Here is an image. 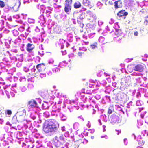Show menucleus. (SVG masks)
Masks as SVG:
<instances>
[{"mask_svg":"<svg viewBox=\"0 0 148 148\" xmlns=\"http://www.w3.org/2000/svg\"><path fill=\"white\" fill-rule=\"evenodd\" d=\"M133 69L135 71L140 72H142L144 70V67L141 64L134 65Z\"/></svg>","mask_w":148,"mask_h":148,"instance_id":"nucleus-1","label":"nucleus"},{"mask_svg":"<svg viewBox=\"0 0 148 148\" xmlns=\"http://www.w3.org/2000/svg\"><path fill=\"white\" fill-rule=\"evenodd\" d=\"M128 14V13L125 10H122L119 11L117 14V16L119 18L123 17L125 19L126 16Z\"/></svg>","mask_w":148,"mask_h":148,"instance_id":"nucleus-2","label":"nucleus"},{"mask_svg":"<svg viewBox=\"0 0 148 148\" xmlns=\"http://www.w3.org/2000/svg\"><path fill=\"white\" fill-rule=\"evenodd\" d=\"M54 120L52 119L49 120L47 121L49 126H50L52 130H55L57 129V126L55 123L54 122Z\"/></svg>","mask_w":148,"mask_h":148,"instance_id":"nucleus-3","label":"nucleus"},{"mask_svg":"<svg viewBox=\"0 0 148 148\" xmlns=\"http://www.w3.org/2000/svg\"><path fill=\"white\" fill-rule=\"evenodd\" d=\"M37 104V103L35 100L32 99L28 102L27 106L31 108H33L36 107Z\"/></svg>","mask_w":148,"mask_h":148,"instance_id":"nucleus-4","label":"nucleus"},{"mask_svg":"<svg viewBox=\"0 0 148 148\" xmlns=\"http://www.w3.org/2000/svg\"><path fill=\"white\" fill-rule=\"evenodd\" d=\"M35 47L34 45L33 44L28 43L26 47L27 51L29 53H31L32 51Z\"/></svg>","mask_w":148,"mask_h":148,"instance_id":"nucleus-5","label":"nucleus"},{"mask_svg":"<svg viewBox=\"0 0 148 148\" xmlns=\"http://www.w3.org/2000/svg\"><path fill=\"white\" fill-rule=\"evenodd\" d=\"M114 8L116 9L121 8L122 6V2L121 0H119L114 2Z\"/></svg>","mask_w":148,"mask_h":148,"instance_id":"nucleus-6","label":"nucleus"},{"mask_svg":"<svg viewBox=\"0 0 148 148\" xmlns=\"http://www.w3.org/2000/svg\"><path fill=\"white\" fill-rule=\"evenodd\" d=\"M82 4L84 6L88 7L90 8L92 7V3L89 0H83Z\"/></svg>","mask_w":148,"mask_h":148,"instance_id":"nucleus-7","label":"nucleus"},{"mask_svg":"<svg viewBox=\"0 0 148 148\" xmlns=\"http://www.w3.org/2000/svg\"><path fill=\"white\" fill-rule=\"evenodd\" d=\"M43 130L44 132L46 133H49L50 132H52V130L50 126H49V125L48 123L47 125L45 126L43 128Z\"/></svg>","mask_w":148,"mask_h":148,"instance_id":"nucleus-8","label":"nucleus"},{"mask_svg":"<svg viewBox=\"0 0 148 148\" xmlns=\"http://www.w3.org/2000/svg\"><path fill=\"white\" fill-rule=\"evenodd\" d=\"M45 64L44 63L40 64L36 66V68L38 71L40 72L45 69Z\"/></svg>","mask_w":148,"mask_h":148,"instance_id":"nucleus-9","label":"nucleus"},{"mask_svg":"<svg viewBox=\"0 0 148 148\" xmlns=\"http://www.w3.org/2000/svg\"><path fill=\"white\" fill-rule=\"evenodd\" d=\"M55 140L57 142H59L60 143L64 142H65L64 138L63 136H61L58 137L57 136H56L55 138Z\"/></svg>","mask_w":148,"mask_h":148,"instance_id":"nucleus-10","label":"nucleus"},{"mask_svg":"<svg viewBox=\"0 0 148 148\" xmlns=\"http://www.w3.org/2000/svg\"><path fill=\"white\" fill-rule=\"evenodd\" d=\"M112 121L113 123H118L121 121V119L119 118L117 116L115 115L112 117Z\"/></svg>","mask_w":148,"mask_h":148,"instance_id":"nucleus-11","label":"nucleus"},{"mask_svg":"<svg viewBox=\"0 0 148 148\" xmlns=\"http://www.w3.org/2000/svg\"><path fill=\"white\" fill-rule=\"evenodd\" d=\"M71 6H66L65 5L64 11L66 13L68 14L70 12L71 10Z\"/></svg>","mask_w":148,"mask_h":148,"instance_id":"nucleus-12","label":"nucleus"},{"mask_svg":"<svg viewBox=\"0 0 148 148\" xmlns=\"http://www.w3.org/2000/svg\"><path fill=\"white\" fill-rule=\"evenodd\" d=\"M81 7V3L79 2L78 1L76 2L74 4V7L76 9L79 8Z\"/></svg>","mask_w":148,"mask_h":148,"instance_id":"nucleus-13","label":"nucleus"},{"mask_svg":"<svg viewBox=\"0 0 148 148\" xmlns=\"http://www.w3.org/2000/svg\"><path fill=\"white\" fill-rule=\"evenodd\" d=\"M114 111V108L113 106H110L109 107L108 109V114H111L112 112Z\"/></svg>","mask_w":148,"mask_h":148,"instance_id":"nucleus-14","label":"nucleus"},{"mask_svg":"<svg viewBox=\"0 0 148 148\" xmlns=\"http://www.w3.org/2000/svg\"><path fill=\"white\" fill-rule=\"evenodd\" d=\"M72 0H66L65 1V5L71 6V5L72 4Z\"/></svg>","mask_w":148,"mask_h":148,"instance_id":"nucleus-15","label":"nucleus"},{"mask_svg":"<svg viewBox=\"0 0 148 148\" xmlns=\"http://www.w3.org/2000/svg\"><path fill=\"white\" fill-rule=\"evenodd\" d=\"M90 18H88V19L89 20H90L92 19H95L96 18L95 16L93 15V14H89Z\"/></svg>","mask_w":148,"mask_h":148,"instance_id":"nucleus-16","label":"nucleus"},{"mask_svg":"<svg viewBox=\"0 0 148 148\" xmlns=\"http://www.w3.org/2000/svg\"><path fill=\"white\" fill-rule=\"evenodd\" d=\"M5 113L6 115H9V116H10L12 114V112L10 110H7L5 111Z\"/></svg>","mask_w":148,"mask_h":148,"instance_id":"nucleus-17","label":"nucleus"},{"mask_svg":"<svg viewBox=\"0 0 148 148\" xmlns=\"http://www.w3.org/2000/svg\"><path fill=\"white\" fill-rule=\"evenodd\" d=\"M97 42H95L94 44L91 45L90 47L92 49H94L97 47Z\"/></svg>","mask_w":148,"mask_h":148,"instance_id":"nucleus-18","label":"nucleus"},{"mask_svg":"<svg viewBox=\"0 0 148 148\" xmlns=\"http://www.w3.org/2000/svg\"><path fill=\"white\" fill-rule=\"evenodd\" d=\"M86 86L88 88L89 87L90 88H91L93 87V85L90 83V82L89 83L87 82L86 84Z\"/></svg>","mask_w":148,"mask_h":148,"instance_id":"nucleus-19","label":"nucleus"},{"mask_svg":"<svg viewBox=\"0 0 148 148\" xmlns=\"http://www.w3.org/2000/svg\"><path fill=\"white\" fill-rule=\"evenodd\" d=\"M5 6V4L3 1H0V7L3 8Z\"/></svg>","mask_w":148,"mask_h":148,"instance_id":"nucleus-20","label":"nucleus"},{"mask_svg":"<svg viewBox=\"0 0 148 148\" xmlns=\"http://www.w3.org/2000/svg\"><path fill=\"white\" fill-rule=\"evenodd\" d=\"M113 2L111 1H109L108 2V4L109 5H113Z\"/></svg>","mask_w":148,"mask_h":148,"instance_id":"nucleus-21","label":"nucleus"},{"mask_svg":"<svg viewBox=\"0 0 148 148\" xmlns=\"http://www.w3.org/2000/svg\"><path fill=\"white\" fill-rule=\"evenodd\" d=\"M144 23L145 25H147L148 23V21L147 20H146L144 21Z\"/></svg>","mask_w":148,"mask_h":148,"instance_id":"nucleus-22","label":"nucleus"},{"mask_svg":"<svg viewBox=\"0 0 148 148\" xmlns=\"http://www.w3.org/2000/svg\"><path fill=\"white\" fill-rule=\"evenodd\" d=\"M84 53H82V52H79L78 53V54L79 56H81L82 55V54Z\"/></svg>","mask_w":148,"mask_h":148,"instance_id":"nucleus-23","label":"nucleus"},{"mask_svg":"<svg viewBox=\"0 0 148 148\" xmlns=\"http://www.w3.org/2000/svg\"><path fill=\"white\" fill-rule=\"evenodd\" d=\"M138 33L137 31H136L134 32V34L135 36H138Z\"/></svg>","mask_w":148,"mask_h":148,"instance_id":"nucleus-24","label":"nucleus"},{"mask_svg":"<svg viewBox=\"0 0 148 148\" xmlns=\"http://www.w3.org/2000/svg\"><path fill=\"white\" fill-rule=\"evenodd\" d=\"M39 76L41 77H44L45 76V75L44 74H43L42 73H40L39 74Z\"/></svg>","mask_w":148,"mask_h":148,"instance_id":"nucleus-25","label":"nucleus"},{"mask_svg":"<svg viewBox=\"0 0 148 148\" xmlns=\"http://www.w3.org/2000/svg\"><path fill=\"white\" fill-rule=\"evenodd\" d=\"M27 40L31 42H32V41L31 40V38H28L27 39Z\"/></svg>","mask_w":148,"mask_h":148,"instance_id":"nucleus-26","label":"nucleus"},{"mask_svg":"<svg viewBox=\"0 0 148 148\" xmlns=\"http://www.w3.org/2000/svg\"><path fill=\"white\" fill-rule=\"evenodd\" d=\"M87 125L88 126V127L89 128L90 127V125L89 124V123H88L87 124Z\"/></svg>","mask_w":148,"mask_h":148,"instance_id":"nucleus-27","label":"nucleus"},{"mask_svg":"<svg viewBox=\"0 0 148 148\" xmlns=\"http://www.w3.org/2000/svg\"><path fill=\"white\" fill-rule=\"evenodd\" d=\"M98 121H99V123H100V125H101V120H98Z\"/></svg>","mask_w":148,"mask_h":148,"instance_id":"nucleus-28","label":"nucleus"},{"mask_svg":"<svg viewBox=\"0 0 148 148\" xmlns=\"http://www.w3.org/2000/svg\"><path fill=\"white\" fill-rule=\"evenodd\" d=\"M108 1V0H103V1H104L105 2H106L107 1Z\"/></svg>","mask_w":148,"mask_h":148,"instance_id":"nucleus-29","label":"nucleus"},{"mask_svg":"<svg viewBox=\"0 0 148 148\" xmlns=\"http://www.w3.org/2000/svg\"><path fill=\"white\" fill-rule=\"evenodd\" d=\"M25 109H24L23 110V112H25Z\"/></svg>","mask_w":148,"mask_h":148,"instance_id":"nucleus-30","label":"nucleus"},{"mask_svg":"<svg viewBox=\"0 0 148 148\" xmlns=\"http://www.w3.org/2000/svg\"><path fill=\"white\" fill-rule=\"evenodd\" d=\"M3 117H4V118H5V116H3Z\"/></svg>","mask_w":148,"mask_h":148,"instance_id":"nucleus-31","label":"nucleus"},{"mask_svg":"<svg viewBox=\"0 0 148 148\" xmlns=\"http://www.w3.org/2000/svg\"><path fill=\"white\" fill-rule=\"evenodd\" d=\"M127 0H125V1H127Z\"/></svg>","mask_w":148,"mask_h":148,"instance_id":"nucleus-32","label":"nucleus"}]
</instances>
